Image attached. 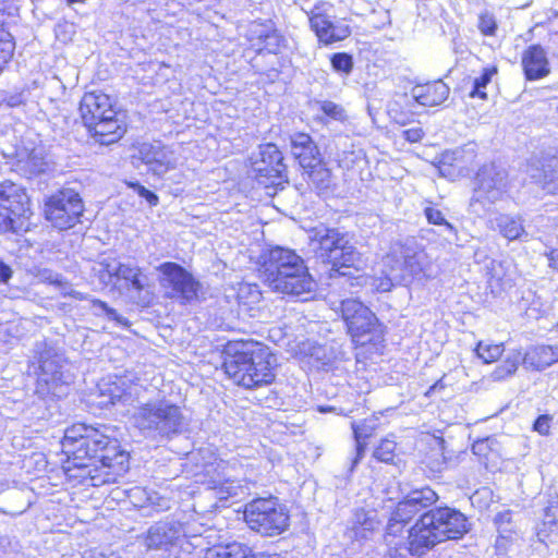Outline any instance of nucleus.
Listing matches in <instances>:
<instances>
[{
    "label": "nucleus",
    "mask_w": 558,
    "mask_h": 558,
    "mask_svg": "<svg viewBox=\"0 0 558 558\" xmlns=\"http://www.w3.org/2000/svg\"><path fill=\"white\" fill-rule=\"evenodd\" d=\"M13 56V45L4 44V47H0V74L3 71V68L11 60Z\"/></svg>",
    "instance_id": "4d7b16f0"
},
{
    "label": "nucleus",
    "mask_w": 558,
    "mask_h": 558,
    "mask_svg": "<svg viewBox=\"0 0 558 558\" xmlns=\"http://www.w3.org/2000/svg\"><path fill=\"white\" fill-rule=\"evenodd\" d=\"M130 186L134 190V192H136L141 197L145 198L149 205L151 206H156L158 204V196L149 191L148 189H146L145 186H143L142 184H140L138 182H135V183H130Z\"/></svg>",
    "instance_id": "603ef678"
},
{
    "label": "nucleus",
    "mask_w": 558,
    "mask_h": 558,
    "mask_svg": "<svg viewBox=\"0 0 558 558\" xmlns=\"http://www.w3.org/2000/svg\"><path fill=\"white\" fill-rule=\"evenodd\" d=\"M558 362L557 345H537L524 353L523 365L534 369H544Z\"/></svg>",
    "instance_id": "cd10ccee"
},
{
    "label": "nucleus",
    "mask_w": 558,
    "mask_h": 558,
    "mask_svg": "<svg viewBox=\"0 0 558 558\" xmlns=\"http://www.w3.org/2000/svg\"><path fill=\"white\" fill-rule=\"evenodd\" d=\"M84 211L83 199L73 189H63L45 204V216L53 227L66 230L74 227Z\"/></svg>",
    "instance_id": "2eb2a0df"
},
{
    "label": "nucleus",
    "mask_w": 558,
    "mask_h": 558,
    "mask_svg": "<svg viewBox=\"0 0 558 558\" xmlns=\"http://www.w3.org/2000/svg\"><path fill=\"white\" fill-rule=\"evenodd\" d=\"M476 354L484 363H492L497 361L504 352L502 344H483L480 342L475 349Z\"/></svg>",
    "instance_id": "37998d69"
},
{
    "label": "nucleus",
    "mask_w": 558,
    "mask_h": 558,
    "mask_svg": "<svg viewBox=\"0 0 558 558\" xmlns=\"http://www.w3.org/2000/svg\"><path fill=\"white\" fill-rule=\"evenodd\" d=\"M404 138L410 143H417L422 140L424 132L421 128L408 129L403 132Z\"/></svg>",
    "instance_id": "13d9d810"
},
{
    "label": "nucleus",
    "mask_w": 558,
    "mask_h": 558,
    "mask_svg": "<svg viewBox=\"0 0 558 558\" xmlns=\"http://www.w3.org/2000/svg\"><path fill=\"white\" fill-rule=\"evenodd\" d=\"M330 63L335 72L343 75H350L354 66L353 57L348 52L332 53Z\"/></svg>",
    "instance_id": "ea45409f"
},
{
    "label": "nucleus",
    "mask_w": 558,
    "mask_h": 558,
    "mask_svg": "<svg viewBox=\"0 0 558 558\" xmlns=\"http://www.w3.org/2000/svg\"><path fill=\"white\" fill-rule=\"evenodd\" d=\"M38 353L39 374L37 379V391L41 395H58L62 385H69L72 380L70 373L64 371L66 361L63 355L46 342L36 343Z\"/></svg>",
    "instance_id": "ddd939ff"
},
{
    "label": "nucleus",
    "mask_w": 558,
    "mask_h": 558,
    "mask_svg": "<svg viewBox=\"0 0 558 558\" xmlns=\"http://www.w3.org/2000/svg\"><path fill=\"white\" fill-rule=\"evenodd\" d=\"M276 357L258 342H229L223 351V369L228 377L245 389L268 386L275 380Z\"/></svg>",
    "instance_id": "7ed1b4c3"
},
{
    "label": "nucleus",
    "mask_w": 558,
    "mask_h": 558,
    "mask_svg": "<svg viewBox=\"0 0 558 558\" xmlns=\"http://www.w3.org/2000/svg\"><path fill=\"white\" fill-rule=\"evenodd\" d=\"M90 427V425L78 423L66 428L64 432L62 447L68 454L73 456L74 461L76 460L80 450H82L85 435L88 433Z\"/></svg>",
    "instance_id": "c756f323"
},
{
    "label": "nucleus",
    "mask_w": 558,
    "mask_h": 558,
    "mask_svg": "<svg viewBox=\"0 0 558 558\" xmlns=\"http://www.w3.org/2000/svg\"><path fill=\"white\" fill-rule=\"evenodd\" d=\"M207 558H256L252 553V549L238 542L229 543L226 545L215 546L210 548L207 554Z\"/></svg>",
    "instance_id": "473e14b6"
},
{
    "label": "nucleus",
    "mask_w": 558,
    "mask_h": 558,
    "mask_svg": "<svg viewBox=\"0 0 558 558\" xmlns=\"http://www.w3.org/2000/svg\"><path fill=\"white\" fill-rule=\"evenodd\" d=\"M341 317L348 332L357 345L380 342L384 327L376 315L362 302L355 299H345L340 303Z\"/></svg>",
    "instance_id": "9d476101"
},
{
    "label": "nucleus",
    "mask_w": 558,
    "mask_h": 558,
    "mask_svg": "<svg viewBox=\"0 0 558 558\" xmlns=\"http://www.w3.org/2000/svg\"><path fill=\"white\" fill-rule=\"evenodd\" d=\"M137 157L147 167V172L158 178H162L177 166L173 150L160 141L141 144Z\"/></svg>",
    "instance_id": "6ab92c4d"
},
{
    "label": "nucleus",
    "mask_w": 558,
    "mask_h": 558,
    "mask_svg": "<svg viewBox=\"0 0 558 558\" xmlns=\"http://www.w3.org/2000/svg\"><path fill=\"white\" fill-rule=\"evenodd\" d=\"M478 28L482 34L493 36L497 29L495 17L489 13H483L478 19Z\"/></svg>",
    "instance_id": "de8ad7c7"
},
{
    "label": "nucleus",
    "mask_w": 558,
    "mask_h": 558,
    "mask_svg": "<svg viewBox=\"0 0 558 558\" xmlns=\"http://www.w3.org/2000/svg\"><path fill=\"white\" fill-rule=\"evenodd\" d=\"M523 356L524 354L521 352V350L510 351L502 363L498 365L493 372L492 376L494 379L500 380L513 375L520 363L523 364Z\"/></svg>",
    "instance_id": "c9c22d12"
},
{
    "label": "nucleus",
    "mask_w": 558,
    "mask_h": 558,
    "mask_svg": "<svg viewBox=\"0 0 558 558\" xmlns=\"http://www.w3.org/2000/svg\"><path fill=\"white\" fill-rule=\"evenodd\" d=\"M385 267L391 270L392 280L407 286L427 276L428 259L424 251L408 244H396L385 257Z\"/></svg>",
    "instance_id": "9b49d317"
},
{
    "label": "nucleus",
    "mask_w": 558,
    "mask_h": 558,
    "mask_svg": "<svg viewBox=\"0 0 558 558\" xmlns=\"http://www.w3.org/2000/svg\"><path fill=\"white\" fill-rule=\"evenodd\" d=\"M509 189V173L500 162L483 163L472 181L469 210L477 216L487 214L496 203L504 199Z\"/></svg>",
    "instance_id": "6e6552de"
},
{
    "label": "nucleus",
    "mask_w": 558,
    "mask_h": 558,
    "mask_svg": "<svg viewBox=\"0 0 558 558\" xmlns=\"http://www.w3.org/2000/svg\"><path fill=\"white\" fill-rule=\"evenodd\" d=\"M312 241L317 243L320 258L331 265L330 287L354 293L356 288L364 284L361 254L350 242L348 233L336 228L319 227L313 230Z\"/></svg>",
    "instance_id": "f03ea898"
},
{
    "label": "nucleus",
    "mask_w": 558,
    "mask_h": 558,
    "mask_svg": "<svg viewBox=\"0 0 558 558\" xmlns=\"http://www.w3.org/2000/svg\"><path fill=\"white\" fill-rule=\"evenodd\" d=\"M424 216L429 223L444 227V235L447 239L456 238L457 229L445 218L441 210L433 206H427L424 208Z\"/></svg>",
    "instance_id": "e433bc0d"
},
{
    "label": "nucleus",
    "mask_w": 558,
    "mask_h": 558,
    "mask_svg": "<svg viewBox=\"0 0 558 558\" xmlns=\"http://www.w3.org/2000/svg\"><path fill=\"white\" fill-rule=\"evenodd\" d=\"M25 100L26 99H25L24 93L20 92V93L7 95L2 99V102L5 104L8 107L14 108V107H19V106L25 104Z\"/></svg>",
    "instance_id": "6e6d98bb"
},
{
    "label": "nucleus",
    "mask_w": 558,
    "mask_h": 558,
    "mask_svg": "<svg viewBox=\"0 0 558 558\" xmlns=\"http://www.w3.org/2000/svg\"><path fill=\"white\" fill-rule=\"evenodd\" d=\"M70 294H71L73 298L78 299V300H83V299H85V298L83 296V293H81V292H78V291H73V292H72V293H70Z\"/></svg>",
    "instance_id": "0e129e2a"
},
{
    "label": "nucleus",
    "mask_w": 558,
    "mask_h": 558,
    "mask_svg": "<svg viewBox=\"0 0 558 558\" xmlns=\"http://www.w3.org/2000/svg\"><path fill=\"white\" fill-rule=\"evenodd\" d=\"M47 166L48 163L41 147H34L32 149L23 147L16 151V170L26 178L44 173Z\"/></svg>",
    "instance_id": "393cba45"
},
{
    "label": "nucleus",
    "mask_w": 558,
    "mask_h": 558,
    "mask_svg": "<svg viewBox=\"0 0 558 558\" xmlns=\"http://www.w3.org/2000/svg\"><path fill=\"white\" fill-rule=\"evenodd\" d=\"M283 154L274 143L258 145L250 156L252 173L265 187L277 186L287 182L288 171Z\"/></svg>",
    "instance_id": "f8f14e48"
},
{
    "label": "nucleus",
    "mask_w": 558,
    "mask_h": 558,
    "mask_svg": "<svg viewBox=\"0 0 558 558\" xmlns=\"http://www.w3.org/2000/svg\"><path fill=\"white\" fill-rule=\"evenodd\" d=\"M438 500V495L428 486L410 490L401 501L398 502L391 514L389 527L395 523H407L416 513L433 506Z\"/></svg>",
    "instance_id": "a211bd4d"
},
{
    "label": "nucleus",
    "mask_w": 558,
    "mask_h": 558,
    "mask_svg": "<svg viewBox=\"0 0 558 558\" xmlns=\"http://www.w3.org/2000/svg\"><path fill=\"white\" fill-rule=\"evenodd\" d=\"M492 442L489 437L478 439L472 445V452L480 458H486L492 450Z\"/></svg>",
    "instance_id": "3c124183"
},
{
    "label": "nucleus",
    "mask_w": 558,
    "mask_h": 558,
    "mask_svg": "<svg viewBox=\"0 0 558 558\" xmlns=\"http://www.w3.org/2000/svg\"><path fill=\"white\" fill-rule=\"evenodd\" d=\"M68 3H77V2H84L85 0H66Z\"/></svg>",
    "instance_id": "69168bd1"
},
{
    "label": "nucleus",
    "mask_w": 558,
    "mask_h": 558,
    "mask_svg": "<svg viewBox=\"0 0 558 558\" xmlns=\"http://www.w3.org/2000/svg\"><path fill=\"white\" fill-rule=\"evenodd\" d=\"M450 88L441 80L416 85L412 88V97L422 106L435 107L441 105L449 96Z\"/></svg>",
    "instance_id": "a878e982"
},
{
    "label": "nucleus",
    "mask_w": 558,
    "mask_h": 558,
    "mask_svg": "<svg viewBox=\"0 0 558 558\" xmlns=\"http://www.w3.org/2000/svg\"><path fill=\"white\" fill-rule=\"evenodd\" d=\"M12 275L11 268L4 263H0V281H7Z\"/></svg>",
    "instance_id": "680f3d73"
},
{
    "label": "nucleus",
    "mask_w": 558,
    "mask_h": 558,
    "mask_svg": "<svg viewBox=\"0 0 558 558\" xmlns=\"http://www.w3.org/2000/svg\"><path fill=\"white\" fill-rule=\"evenodd\" d=\"M0 207L10 213L23 225V218L29 214V198L24 189L15 183L5 181L0 183Z\"/></svg>",
    "instance_id": "412c9836"
},
{
    "label": "nucleus",
    "mask_w": 558,
    "mask_h": 558,
    "mask_svg": "<svg viewBox=\"0 0 558 558\" xmlns=\"http://www.w3.org/2000/svg\"><path fill=\"white\" fill-rule=\"evenodd\" d=\"M247 295L248 302L256 304L262 300V292L258 290L257 286L244 284L240 287L239 298L242 300Z\"/></svg>",
    "instance_id": "8fccbe9b"
},
{
    "label": "nucleus",
    "mask_w": 558,
    "mask_h": 558,
    "mask_svg": "<svg viewBox=\"0 0 558 558\" xmlns=\"http://www.w3.org/2000/svg\"><path fill=\"white\" fill-rule=\"evenodd\" d=\"M511 521H512V512L510 510H505L496 514L495 524L500 534L511 532Z\"/></svg>",
    "instance_id": "09e8293b"
},
{
    "label": "nucleus",
    "mask_w": 558,
    "mask_h": 558,
    "mask_svg": "<svg viewBox=\"0 0 558 558\" xmlns=\"http://www.w3.org/2000/svg\"><path fill=\"white\" fill-rule=\"evenodd\" d=\"M470 522L459 509L438 506L425 511L409 531L408 551L421 557L437 544L460 539L470 531Z\"/></svg>",
    "instance_id": "20e7f679"
},
{
    "label": "nucleus",
    "mask_w": 558,
    "mask_h": 558,
    "mask_svg": "<svg viewBox=\"0 0 558 558\" xmlns=\"http://www.w3.org/2000/svg\"><path fill=\"white\" fill-rule=\"evenodd\" d=\"M497 73V69L495 66L493 68H485L482 72V74L474 78L472 90L470 92V97H478L481 99H486L487 94L484 92L486 86L490 83L492 77Z\"/></svg>",
    "instance_id": "58836bf2"
},
{
    "label": "nucleus",
    "mask_w": 558,
    "mask_h": 558,
    "mask_svg": "<svg viewBox=\"0 0 558 558\" xmlns=\"http://www.w3.org/2000/svg\"><path fill=\"white\" fill-rule=\"evenodd\" d=\"M160 272V284L167 290L166 295L179 301L180 304H189L198 296L201 283L183 266L166 262L157 267Z\"/></svg>",
    "instance_id": "4468645a"
},
{
    "label": "nucleus",
    "mask_w": 558,
    "mask_h": 558,
    "mask_svg": "<svg viewBox=\"0 0 558 558\" xmlns=\"http://www.w3.org/2000/svg\"><path fill=\"white\" fill-rule=\"evenodd\" d=\"M290 151L302 169L318 163L323 158L317 143L304 132L290 135Z\"/></svg>",
    "instance_id": "5701e85b"
},
{
    "label": "nucleus",
    "mask_w": 558,
    "mask_h": 558,
    "mask_svg": "<svg viewBox=\"0 0 558 558\" xmlns=\"http://www.w3.org/2000/svg\"><path fill=\"white\" fill-rule=\"evenodd\" d=\"M319 106L320 110L332 120L343 121L347 118L343 107L333 101L324 100L319 102Z\"/></svg>",
    "instance_id": "a18cd8bd"
},
{
    "label": "nucleus",
    "mask_w": 558,
    "mask_h": 558,
    "mask_svg": "<svg viewBox=\"0 0 558 558\" xmlns=\"http://www.w3.org/2000/svg\"><path fill=\"white\" fill-rule=\"evenodd\" d=\"M259 40L262 44L259 50H264L268 53H277L281 47L282 37L277 32L272 31L260 35Z\"/></svg>",
    "instance_id": "c03bdc74"
},
{
    "label": "nucleus",
    "mask_w": 558,
    "mask_h": 558,
    "mask_svg": "<svg viewBox=\"0 0 558 558\" xmlns=\"http://www.w3.org/2000/svg\"><path fill=\"white\" fill-rule=\"evenodd\" d=\"M551 416L548 414L539 415L533 423V430L539 435H548L550 429Z\"/></svg>",
    "instance_id": "864d4df0"
},
{
    "label": "nucleus",
    "mask_w": 558,
    "mask_h": 558,
    "mask_svg": "<svg viewBox=\"0 0 558 558\" xmlns=\"http://www.w3.org/2000/svg\"><path fill=\"white\" fill-rule=\"evenodd\" d=\"M22 229V223L17 225V220L0 207V233L19 232Z\"/></svg>",
    "instance_id": "49530a36"
},
{
    "label": "nucleus",
    "mask_w": 558,
    "mask_h": 558,
    "mask_svg": "<svg viewBox=\"0 0 558 558\" xmlns=\"http://www.w3.org/2000/svg\"><path fill=\"white\" fill-rule=\"evenodd\" d=\"M47 280H49L50 283H52V284H54L57 287L68 286V282L59 274H50L47 277Z\"/></svg>",
    "instance_id": "052dcab7"
},
{
    "label": "nucleus",
    "mask_w": 558,
    "mask_h": 558,
    "mask_svg": "<svg viewBox=\"0 0 558 558\" xmlns=\"http://www.w3.org/2000/svg\"><path fill=\"white\" fill-rule=\"evenodd\" d=\"M248 527L264 536H276L289 526V512L277 497L256 498L245 505Z\"/></svg>",
    "instance_id": "1a4fd4ad"
},
{
    "label": "nucleus",
    "mask_w": 558,
    "mask_h": 558,
    "mask_svg": "<svg viewBox=\"0 0 558 558\" xmlns=\"http://www.w3.org/2000/svg\"><path fill=\"white\" fill-rule=\"evenodd\" d=\"M303 177L318 191H326L331 185V172L324 162V158L318 163L303 168Z\"/></svg>",
    "instance_id": "2f4dec72"
},
{
    "label": "nucleus",
    "mask_w": 558,
    "mask_h": 558,
    "mask_svg": "<svg viewBox=\"0 0 558 558\" xmlns=\"http://www.w3.org/2000/svg\"><path fill=\"white\" fill-rule=\"evenodd\" d=\"M547 256L549 266L558 270V250H551Z\"/></svg>",
    "instance_id": "e2e57ef3"
},
{
    "label": "nucleus",
    "mask_w": 558,
    "mask_h": 558,
    "mask_svg": "<svg viewBox=\"0 0 558 558\" xmlns=\"http://www.w3.org/2000/svg\"><path fill=\"white\" fill-rule=\"evenodd\" d=\"M137 390V386H125V383H112L106 385V388L101 389V396L107 397V401H102L106 404H123L129 405L133 403V395Z\"/></svg>",
    "instance_id": "c85d7f7f"
},
{
    "label": "nucleus",
    "mask_w": 558,
    "mask_h": 558,
    "mask_svg": "<svg viewBox=\"0 0 558 558\" xmlns=\"http://www.w3.org/2000/svg\"><path fill=\"white\" fill-rule=\"evenodd\" d=\"M80 114L90 136L100 145L118 142L125 125L118 117L110 97L104 93H86L80 102Z\"/></svg>",
    "instance_id": "0eeeda50"
},
{
    "label": "nucleus",
    "mask_w": 558,
    "mask_h": 558,
    "mask_svg": "<svg viewBox=\"0 0 558 558\" xmlns=\"http://www.w3.org/2000/svg\"><path fill=\"white\" fill-rule=\"evenodd\" d=\"M132 421L145 437L161 440L182 434L189 426L181 407L165 398L137 405Z\"/></svg>",
    "instance_id": "423d86ee"
},
{
    "label": "nucleus",
    "mask_w": 558,
    "mask_h": 558,
    "mask_svg": "<svg viewBox=\"0 0 558 558\" xmlns=\"http://www.w3.org/2000/svg\"><path fill=\"white\" fill-rule=\"evenodd\" d=\"M262 258V276L272 291L290 296L308 295L315 291V280L304 259L294 251L276 246Z\"/></svg>",
    "instance_id": "39448f33"
},
{
    "label": "nucleus",
    "mask_w": 558,
    "mask_h": 558,
    "mask_svg": "<svg viewBox=\"0 0 558 558\" xmlns=\"http://www.w3.org/2000/svg\"><path fill=\"white\" fill-rule=\"evenodd\" d=\"M538 182L547 194H558V156L545 161Z\"/></svg>",
    "instance_id": "72a5a7b5"
},
{
    "label": "nucleus",
    "mask_w": 558,
    "mask_h": 558,
    "mask_svg": "<svg viewBox=\"0 0 558 558\" xmlns=\"http://www.w3.org/2000/svg\"><path fill=\"white\" fill-rule=\"evenodd\" d=\"M465 149L457 147L452 150H446L441 155L439 170L441 173L448 172L449 175L457 169L458 173H462L463 163L465 162Z\"/></svg>",
    "instance_id": "f704fd0d"
},
{
    "label": "nucleus",
    "mask_w": 558,
    "mask_h": 558,
    "mask_svg": "<svg viewBox=\"0 0 558 558\" xmlns=\"http://www.w3.org/2000/svg\"><path fill=\"white\" fill-rule=\"evenodd\" d=\"M331 8L332 4L328 2H317L306 12L310 28L322 46H331L342 41L352 33L348 24L336 20V16L330 14Z\"/></svg>",
    "instance_id": "dca6fc26"
},
{
    "label": "nucleus",
    "mask_w": 558,
    "mask_h": 558,
    "mask_svg": "<svg viewBox=\"0 0 558 558\" xmlns=\"http://www.w3.org/2000/svg\"><path fill=\"white\" fill-rule=\"evenodd\" d=\"M376 418H366L352 423V430L355 439L354 454L349 459V473H352L357 464L364 457L365 442L364 440L373 435L376 428Z\"/></svg>",
    "instance_id": "bb28decb"
},
{
    "label": "nucleus",
    "mask_w": 558,
    "mask_h": 558,
    "mask_svg": "<svg viewBox=\"0 0 558 558\" xmlns=\"http://www.w3.org/2000/svg\"><path fill=\"white\" fill-rule=\"evenodd\" d=\"M521 65L527 81L542 80L550 73L547 52L538 44L531 45L523 51Z\"/></svg>",
    "instance_id": "4be33fe9"
},
{
    "label": "nucleus",
    "mask_w": 558,
    "mask_h": 558,
    "mask_svg": "<svg viewBox=\"0 0 558 558\" xmlns=\"http://www.w3.org/2000/svg\"><path fill=\"white\" fill-rule=\"evenodd\" d=\"M92 310L95 315H105L109 320H114L120 325H126L128 319L121 316L114 308L110 307L106 302L93 299L92 300Z\"/></svg>",
    "instance_id": "a19ab883"
},
{
    "label": "nucleus",
    "mask_w": 558,
    "mask_h": 558,
    "mask_svg": "<svg viewBox=\"0 0 558 558\" xmlns=\"http://www.w3.org/2000/svg\"><path fill=\"white\" fill-rule=\"evenodd\" d=\"M205 473L209 476L208 487L217 490L220 500L239 497L243 493L240 482L230 475V469L222 460L205 466Z\"/></svg>",
    "instance_id": "aec40b11"
},
{
    "label": "nucleus",
    "mask_w": 558,
    "mask_h": 558,
    "mask_svg": "<svg viewBox=\"0 0 558 558\" xmlns=\"http://www.w3.org/2000/svg\"><path fill=\"white\" fill-rule=\"evenodd\" d=\"M117 270L118 279L124 280L128 290L136 294L137 304L148 305L151 294L147 290L148 277L143 274L142 269L131 264L121 263V267H118Z\"/></svg>",
    "instance_id": "b1692460"
},
{
    "label": "nucleus",
    "mask_w": 558,
    "mask_h": 558,
    "mask_svg": "<svg viewBox=\"0 0 558 558\" xmlns=\"http://www.w3.org/2000/svg\"><path fill=\"white\" fill-rule=\"evenodd\" d=\"M396 447L397 444L393 440L385 438L375 448L373 457L379 462L392 464L396 457Z\"/></svg>",
    "instance_id": "79ce46f5"
},
{
    "label": "nucleus",
    "mask_w": 558,
    "mask_h": 558,
    "mask_svg": "<svg viewBox=\"0 0 558 558\" xmlns=\"http://www.w3.org/2000/svg\"><path fill=\"white\" fill-rule=\"evenodd\" d=\"M492 222L494 223V228L510 241L517 240L523 234L526 235L520 217L500 214Z\"/></svg>",
    "instance_id": "7c9ffc66"
},
{
    "label": "nucleus",
    "mask_w": 558,
    "mask_h": 558,
    "mask_svg": "<svg viewBox=\"0 0 558 558\" xmlns=\"http://www.w3.org/2000/svg\"><path fill=\"white\" fill-rule=\"evenodd\" d=\"M118 267H121V262L110 257L102 258L96 268L100 282L108 286L112 283L113 278L118 279Z\"/></svg>",
    "instance_id": "4c0bfd02"
},
{
    "label": "nucleus",
    "mask_w": 558,
    "mask_h": 558,
    "mask_svg": "<svg viewBox=\"0 0 558 558\" xmlns=\"http://www.w3.org/2000/svg\"><path fill=\"white\" fill-rule=\"evenodd\" d=\"M189 531L183 523L175 520L158 521L149 526L142 536L147 550L168 551L187 537Z\"/></svg>",
    "instance_id": "f3484780"
},
{
    "label": "nucleus",
    "mask_w": 558,
    "mask_h": 558,
    "mask_svg": "<svg viewBox=\"0 0 558 558\" xmlns=\"http://www.w3.org/2000/svg\"><path fill=\"white\" fill-rule=\"evenodd\" d=\"M398 284L397 281L392 280L391 270L388 268L385 269V278L380 279L378 284H376V289L380 292L390 291L393 286Z\"/></svg>",
    "instance_id": "5fc2aeb1"
},
{
    "label": "nucleus",
    "mask_w": 558,
    "mask_h": 558,
    "mask_svg": "<svg viewBox=\"0 0 558 558\" xmlns=\"http://www.w3.org/2000/svg\"><path fill=\"white\" fill-rule=\"evenodd\" d=\"M109 426H92L74 464L87 469L93 486L116 483L129 470V453L121 449Z\"/></svg>",
    "instance_id": "f257e3e1"
},
{
    "label": "nucleus",
    "mask_w": 558,
    "mask_h": 558,
    "mask_svg": "<svg viewBox=\"0 0 558 558\" xmlns=\"http://www.w3.org/2000/svg\"><path fill=\"white\" fill-rule=\"evenodd\" d=\"M557 515H558V507H547L545 509V524H554L556 523L557 521Z\"/></svg>",
    "instance_id": "bf43d9fd"
}]
</instances>
